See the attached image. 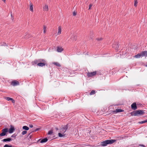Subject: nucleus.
Listing matches in <instances>:
<instances>
[{
	"label": "nucleus",
	"mask_w": 147,
	"mask_h": 147,
	"mask_svg": "<svg viewBox=\"0 0 147 147\" xmlns=\"http://www.w3.org/2000/svg\"><path fill=\"white\" fill-rule=\"evenodd\" d=\"M101 74L99 71H95L92 72H88L87 73V76L88 77H92L96 75H101Z\"/></svg>",
	"instance_id": "nucleus-3"
},
{
	"label": "nucleus",
	"mask_w": 147,
	"mask_h": 147,
	"mask_svg": "<svg viewBox=\"0 0 147 147\" xmlns=\"http://www.w3.org/2000/svg\"><path fill=\"white\" fill-rule=\"evenodd\" d=\"M31 133V132H30V133L28 134V136H29L30 135V134Z\"/></svg>",
	"instance_id": "nucleus-45"
},
{
	"label": "nucleus",
	"mask_w": 147,
	"mask_h": 147,
	"mask_svg": "<svg viewBox=\"0 0 147 147\" xmlns=\"http://www.w3.org/2000/svg\"><path fill=\"white\" fill-rule=\"evenodd\" d=\"M40 129L39 128H37L35 130L33 131H38Z\"/></svg>",
	"instance_id": "nucleus-39"
},
{
	"label": "nucleus",
	"mask_w": 147,
	"mask_h": 147,
	"mask_svg": "<svg viewBox=\"0 0 147 147\" xmlns=\"http://www.w3.org/2000/svg\"><path fill=\"white\" fill-rule=\"evenodd\" d=\"M32 135H30V136H29V138L30 139H31V138H32Z\"/></svg>",
	"instance_id": "nucleus-43"
},
{
	"label": "nucleus",
	"mask_w": 147,
	"mask_h": 147,
	"mask_svg": "<svg viewBox=\"0 0 147 147\" xmlns=\"http://www.w3.org/2000/svg\"><path fill=\"white\" fill-rule=\"evenodd\" d=\"M48 140V139L47 138L42 139H39L38 141H40L41 143H43L46 142Z\"/></svg>",
	"instance_id": "nucleus-11"
},
{
	"label": "nucleus",
	"mask_w": 147,
	"mask_h": 147,
	"mask_svg": "<svg viewBox=\"0 0 147 147\" xmlns=\"http://www.w3.org/2000/svg\"><path fill=\"white\" fill-rule=\"evenodd\" d=\"M146 122H147V119L146 120H145L144 121H139L138 122V123L139 124H143V123H145Z\"/></svg>",
	"instance_id": "nucleus-26"
},
{
	"label": "nucleus",
	"mask_w": 147,
	"mask_h": 147,
	"mask_svg": "<svg viewBox=\"0 0 147 147\" xmlns=\"http://www.w3.org/2000/svg\"><path fill=\"white\" fill-rule=\"evenodd\" d=\"M76 14H77V13L76 12L74 11L73 12V15L74 16H75L76 15Z\"/></svg>",
	"instance_id": "nucleus-37"
},
{
	"label": "nucleus",
	"mask_w": 147,
	"mask_h": 147,
	"mask_svg": "<svg viewBox=\"0 0 147 147\" xmlns=\"http://www.w3.org/2000/svg\"><path fill=\"white\" fill-rule=\"evenodd\" d=\"M139 146H141L146 147V146L144 145H143V144H140V145H139Z\"/></svg>",
	"instance_id": "nucleus-40"
},
{
	"label": "nucleus",
	"mask_w": 147,
	"mask_h": 147,
	"mask_svg": "<svg viewBox=\"0 0 147 147\" xmlns=\"http://www.w3.org/2000/svg\"><path fill=\"white\" fill-rule=\"evenodd\" d=\"M10 84L11 85L14 86L19 85H20V83L18 81L16 80H14L11 82Z\"/></svg>",
	"instance_id": "nucleus-5"
},
{
	"label": "nucleus",
	"mask_w": 147,
	"mask_h": 147,
	"mask_svg": "<svg viewBox=\"0 0 147 147\" xmlns=\"http://www.w3.org/2000/svg\"><path fill=\"white\" fill-rule=\"evenodd\" d=\"M46 28L47 27L45 26H43V29H44V31L43 32L44 33H45L46 32Z\"/></svg>",
	"instance_id": "nucleus-28"
},
{
	"label": "nucleus",
	"mask_w": 147,
	"mask_h": 147,
	"mask_svg": "<svg viewBox=\"0 0 147 147\" xmlns=\"http://www.w3.org/2000/svg\"><path fill=\"white\" fill-rule=\"evenodd\" d=\"M101 145L103 146H106L108 144L107 141L105 140L101 142Z\"/></svg>",
	"instance_id": "nucleus-19"
},
{
	"label": "nucleus",
	"mask_w": 147,
	"mask_h": 147,
	"mask_svg": "<svg viewBox=\"0 0 147 147\" xmlns=\"http://www.w3.org/2000/svg\"><path fill=\"white\" fill-rule=\"evenodd\" d=\"M30 10L32 12H33V4L31 2H30Z\"/></svg>",
	"instance_id": "nucleus-20"
},
{
	"label": "nucleus",
	"mask_w": 147,
	"mask_h": 147,
	"mask_svg": "<svg viewBox=\"0 0 147 147\" xmlns=\"http://www.w3.org/2000/svg\"><path fill=\"white\" fill-rule=\"evenodd\" d=\"M12 139L10 138H5L4 139L2 140V141L3 142H10L11 141H12Z\"/></svg>",
	"instance_id": "nucleus-16"
},
{
	"label": "nucleus",
	"mask_w": 147,
	"mask_h": 147,
	"mask_svg": "<svg viewBox=\"0 0 147 147\" xmlns=\"http://www.w3.org/2000/svg\"><path fill=\"white\" fill-rule=\"evenodd\" d=\"M8 45L6 43L4 42L3 44H1V46H7Z\"/></svg>",
	"instance_id": "nucleus-33"
},
{
	"label": "nucleus",
	"mask_w": 147,
	"mask_h": 147,
	"mask_svg": "<svg viewBox=\"0 0 147 147\" xmlns=\"http://www.w3.org/2000/svg\"><path fill=\"white\" fill-rule=\"evenodd\" d=\"M22 129L26 130H28L29 129V128L26 126H24L23 127Z\"/></svg>",
	"instance_id": "nucleus-23"
},
{
	"label": "nucleus",
	"mask_w": 147,
	"mask_h": 147,
	"mask_svg": "<svg viewBox=\"0 0 147 147\" xmlns=\"http://www.w3.org/2000/svg\"><path fill=\"white\" fill-rule=\"evenodd\" d=\"M58 135H59V136L61 138L63 136H64V135H63L62 134L60 133H59Z\"/></svg>",
	"instance_id": "nucleus-31"
},
{
	"label": "nucleus",
	"mask_w": 147,
	"mask_h": 147,
	"mask_svg": "<svg viewBox=\"0 0 147 147\" xmlns=\"http://www.w3.org/2000/svg\"><path fill=\"white\" fill-rule=\"evenodd\" d=\"M4 2H5V0H2Z\"/></svg>",
	"instance_id": "nucleus-46"
},
{
	"label": "nucleus",
	"mask_w": 147,
	"mask_h": 147,
	"mask_svg": "<svg viewBox=\"0 0 147 147\" xmlns=\"http://www.w3.org/2000/svg\"><path fill=\"white\" fill-rule=\"evenodd\" d=\"M92 4H90L89 5V9H91V8L92 7Z\"/></svg>",
	"instance_id": "nucleus-36"
},
{
	"label": "nucleus",
	"mask_w": 147,
	"mask_h": 147,
	"mask_svg": "<svg viewBox=\"0 0 147 147\" xmlns=\"http://www.w3.org/2000/svg\"><path fill=\"white\" fill-rule=\"evenodd\" d=\"M43 8L45 11H48V7L47 5H45Z\"/></svg>",
	"instance_id": "nucleus-25"
},
{
	"label": "nucleus",
	"mask_w": 147,
	"mask_h": 147,
	"mask_svg": "<svg viewBox=\"0 0 147 147\" xmlns=\"http://www.w3.org/2000/svg\"><path fill=\"white\" fill-rule=\"evenodd\" d=\"M141 57H142L141 53H138L134 56V57L137 58H140Z\"/></svg>",
	"instance_id": "nucleus-21"
},
{
	"label": "nucleus",
	"mask_w": 147,
	"mask_h": 147,
	"mask_svg": "<svg viewBox=\"0 0 147 147\" xmlns=\"http://www.w3.org/2000/svg\"><path fill=\"white\" fill-rule=\"evenodd\" d=\"M4 98L5 99L7 100V101L11 100L12 102L13 103H14L15 102V100L12 98L9 97H5Z\"/></svg>",
	"instance_id": "nucleus-12"
},
{
	"label": "nucleus",
	"mask_w": 147,
	"mask_h": 147,
	"mask_svg": "<svg viewBox=\"0 0 147 147\" xmlns=\"http://www.w3.org/2000/svg\"><path fill=\"white\" fill-rule=\"evenodd\" d=\"M53 133V131L52 130L49 131L48 133V135H51Z\"/></svg>",
	"instance_id": "nucleus-32"
},
{
	"label": "nucleus",
	"mask_w": 147,
	"mask_h": 147,
	"mask_svg": "<svg viewBox=\"0 0 147 147\" xmlns=\"http://www.w3.org/2000/svg\"><path fill=\"white\" fill-rule=\"evenodd\" d=\"M2 132L0 134V136H5L8 131V128H6L2 130Z\"/></svg>",
	"instance_id": "nucleus-4"
},
{
	"label": "nucleus",
	"mask_w": 147,
	"mask_h": 147,
	"mask_svg": "<svg viewBox=\"0 0 147 147\" xmlns=\"http://www.w3.org/2000/svg\"><path fill=\"white\" fill-rule=\"evenodd\" d=\"M56 117L57 118H59V115H58V114H56Z\"/></svg>",
	"instance_id": "nucleus-42"
},
{
	"label": "nucleus",
	"mask_w": 147,
	"mask_h": 147,
	"mask_svg": "<svg viewBox=\"0 0 147 147\" xmlns=\"http://www.w3.org/2000/svg\"><path fill=\"white\" fill-rule=\"evenodd\" d=\"M144 110H138L130 113V114L132 116H138L142 115L145 114Z\"/></svg>",
	"instance_id": "nucleus-2"
},
{
	"label": "nucleus",
	"mask_w": 147,
	"mask_h": 147,
	"mask_svg": "<svg viewBox=\"0 0 147 147\" xmlns=\"http://www.w3.org/2000/svg\"><path fill=\"white\" fill-rule=\"evenodd\" d=\"M118 42H114L113 45V47L114 48L116 51H117L119 49V46Z\"/></svg>",
	"instance_id": "nucleus-6"
},
{
	"label": "nucleus",
	"mask_w": 147,
	"mask_h": 147,
	"mask_svg": "<svg viewBox=\"0 0 147 147\" xmlns=\"http://www.w3.org/2000/svg\"><path fill=\"white\" fill-rule=\"evenodd\" d=\"M107 141L108 144H112L116 141L115 140H107Z\"/></svg>",
	"instance_id": "nucleus-13"
},
{
	"label": "nucleus",
	"mask_w": 147,
	"mask_h": 147,
	"mask_svg": "<svg viewBox=\"0 0 147 147\" xmlns=\"http://www.w3.org/2000/svg\"><path fill=\"white\" fill-rule=\"evenodd\" d=\"M3 147H12V146L11 145H9L8 144H6Z\"/></svg>",
	"instance_id": "nucleus-30"
},
{
	"label": "nucleus",
	"mask_w": 147,
	"mask_h": 147,
	"mask_svg": "<svg viewBox=\"0 0 147 147\" xmlns=\"http://www.w3.org/2000/svg\"><path fill=\"white\" fill-rule=\"evenodd\" d=\"M32 65H37L38 66L42 67L47 65L46 61L43 59H36L32 62Z\"/></svg>",
	"instance_id": "nucleus-1"
},
{
	"label": "nucleus",
	"mask_w": 147,
	"mask_h": 147,
	"mask_svg": "<svg viewBox=\"0 0 147 147\" xmlns=\"http://www.w3.org/2000/svg\"><path fill=\"white\" fill-rule=\"evenodd\" d=\"M32 37V35L30 34L27 33L23 37V38L26 39H28Z\"/></svg>",
	"instance_id": "nucleus-9"
},
{
	"label": "nucleus",
	"mask_w": 147,
	"mask_h": 147,
	"mask_svg": "<svg viewBox=\"0 0 147 147\" xmlns=\"http://www.w3.org/2000/svg\"><path fill=\"white\" fill-rule=\"evenodd\" d=\"M17 136V135L16 134H14L11 136V137H13V138H15L16 136Z\"/></svg>",
	"instance_id": "nucleus-35"
},
{
	"label": "nucleus",
	"mask_w": 147,
	"mask_h": 147,
	"mask_svg": "<svg viewBox=\"0 0 147 147\" xmlns=\"http://www.w3.org/2000/svg\"><path fill=\"white\" fill-rule=\"evenodd\" d=\"M53 64L54 65H55L58 67H60L61 65L58 62H54L53 63Z\"/></svg>",
	"instance_id": "nucleus-24"
},
{
	"label": "nucleus",
	"mask_w": 147,
	"mask_h": 147,
	"mask_svg": "<svg viewBox=\"0 0 147 147\" xmlns=\"http://www.w3.org/2000/svg\"><path fill=\"white\" fill-rule=\"evenodd\" d=\"M96 40H97L100 41V40H102V38H97L96 39Z\"/></svg>",
	"instance_id": "nucleus-38"
},
{
	"label": "nucleus",
	"mask_w": 147,
	"mask_h": 147,
	"mask_svg": "<svg viewBox=\"0 0 147 147\" xmlns=\"http://www.w3.org/2000/svg\"><path fill=\"white\" fill-rule=\"evenodd\" d=\"M29 127H30V128H32L33 127V125H29Z\"/></svg>",
	"instance_id": "nucleus-41"
},
{
	"label": "nucleus",
	"mask_w": 147,
	"mask_h": 147,
	"mask_svg": "<svg viewBox=\"0 0 147 147\" xmlns=\"http://www.w3.org/2000/svg\"><path fill=\"white\" fill-rule=\"evenodd\" d=\"M146 66H147V65Z\"/></svg>",
	"instance_id": "nucleus-48"
},
{
	"label": "nucleus",
	"mask_w": 147,
	"mask_h": 147,
	"mask_svg": "<svg viewBox=\"0 0 147 147\" xmlns=\"http://www.w3.org/2000/svg\"><path fill=\"white\" fill-rule=\"evenodd\" d=\"M95 91L94 90H92L90 93V95H92L95 94Z\"/></svg>",
	"instance_id": "nucleus-27"
},
{
	"label": "nucleus",
	"mask_w": 147,
	"mask_h": 147,
	"mask_svg": "<svg viewBox=\"0 0 147 147\" xmlns=\"http://www.w3.org/2000/svg\"><path fill=\"white\" fill-rule=\"evenodd\" d=\"M140 53L142 57L147 56V51H143Z\"/></svg>",
	"instance_id": "nucleus-14"
},
{
	"label": "nucleus",
	"mask_w": 147,
	"mask_h": 147,
	"mask_svg": "<svg viewBox=\"0 0 147 147\" xmlns=\"http://www.w3.org/2000/svg\"><path fill=\"white\" fill-rule=\"evenodd\" d=\"M123 111V110L121 109H116V110L113 111L112 112L113 113V114H115L117 113L121 112Z\"/></svg>",
	"instance_id": "nucleus-15"
},
{
	"label": "nucleus",
	"mask_w": 147,
	"mask_h": 147,
	"mask_svg": "<svg viewBox=\"0 0 147 147\" xmlns=\"http://www.w3.org/2000/svg\"><path fill=\"white\" fill-rule=\"evenodd\" d=\"M68 128V125L67 124L63 126L62 127V131H61L62 132H63V133H65L67 130V129Z\"/></svg>",
	"instance_id": "nucleus-8"
},
{
	"label": "nucleus",
	"mask_w": 147,
	"mask_h": 147,
	"mask_svg": "<svg viewBox=\"0 0 147 147\" xmlns=\"http://www.w3.org/2000/svg\"><path fill=\"white\" fill-rule=\"evenodd\" d=\"M15 130L14 127L12 125L10 126V127L8 131L10 134L12 133Z\"/></svg>",
	"instance_id": "nucleus-7"
},
{
	"label": "nucleus",
	"mask_w": 147,
	"mask_h": 147,
	"mask_svg": "<svg viewBox=\"0 0 147 147\" xmlns=\"http://www.w3.org/2000/svg\"><path fill=\"white\" fill-rule=\"evenodd\" d=\"M71 38L73 41H76L77 39V36L75 35H73L71 36Z\"/></svg>",
	"instance_id": "nucleus-18"
},
{
	"label": "nucleus",
	"mask_w": 147,
	"mask_h": 147,
	"mask_svg": "<svg viewBox=\"0 0 147 147\" xmlns=\"http://www.w3.org/2000/svg\"><path fill=\"white\" fill-rule=\"evenodd\" d=\"M63 50V49L62 47H58L57 49V51L58 52H61Z\"/></svg>",
	"instance_id": "nucleus-17"
},
{
	"label": "nucleus",
	"mask_w": 147,
	"mask_h": 147,
	"mask_svg": "<svg viewBox=\"0 0 147 147\" xmlns=\"http://www.w3.org/2000/svg\"><path fill=\"white\" fill-rule=\"evenodd\" d=\"M61 26H59L58 27V35L60 34L61 33Z\"/></svg>",
	"instance_id": "nucleus-22"
},
{
	"label": "nucleus",
	"mask_w": 147,
	"mask_h": 147,
	"mask_svg": "<svg viewBox=\"0 0 147 147\" xmlns=\"http://www.w3.org/2000/svg\"><path fill=\"white\" fill-rule=\"evenodd\" d=\"M11 17H12V14H11Z\"/></svg>",
	"instance_id": "nucleus-47"
},
{
	"label": "nucleus",
	"mask_w": 147,
	"mask_h": 147,
	"mask_svg": "<svg viewBox=\"0 0 147 147\" xmlns=\"http://www.w3.org/2000/svg\"><path fill=\"white\" fill-rule=\"evenodd\" d=\"M55 129L57 130H58V129L57 127H55Z\"/></svg>",
	"instance_id": "nucleus-44"
},
{
	"label": "nucleus",
	"mask_w": 147,
	"mask_h": 147,
	"mask_svg": "<svg viewBox=\"0 0 147 147\" xmlns=\"http://www.w3.org/2000/svg\"><path fill=\"white\" fill-rule=\"evenodd\" d=\"M27 132V131H24L22 132V134L23 135H24L25 134H26Z\"/></svg>",
	"instance_id": "nucleus-34"
},
{
	"label": "nucleus",
	"mask_w": 147,
	"mask_h": 147,
	"mask_svg": "<svg viewBox=\"0 0 147 147\" xmlns=\"http://www.w3.org/2000/svg\"><path fill=\"white\" fill-rule=\"evenodd\" d=\"M134 6L135 7H136L137 6V4L138 3V2L137 0H134Z\"/></svg>",
	"instance_id": "nucleus-29"
},
{
	"label": "nucleus",
	"mask_w": 147,
	"mask_h": 147,
	"mask_svg": "<svg viewBox=\"0 0 147 147\" xmlns=\"http://www.w3.org/2000/svg\"><path fill=\"white\" fill-rule=\"evenodd\" d=\"M131 107L132 109L134 110H135L137 109L136 104V102L132 103L131 105Z\"/></svg>",
	"instance_id": "nucleus-10"
}]
</instances>
